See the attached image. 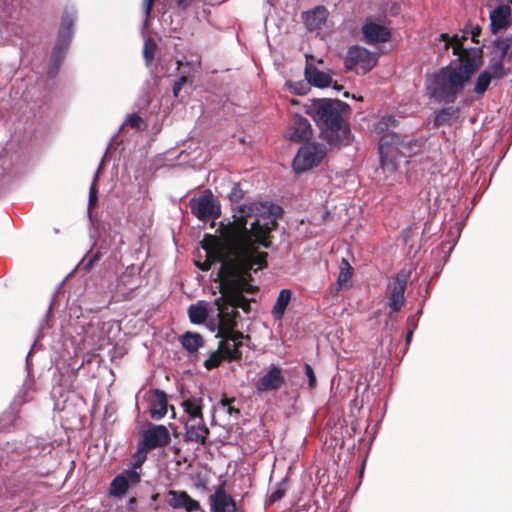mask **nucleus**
<instances>
[{"label": "nucleus", "mask_w": 512, "mask_h": 512, "mask_svg": "<svg viewBox=\"0 0 512 512\" xmlns=\"http://www.w3.org/2000/svg\"><path fill=\"white\" fill-rule=\"evenodd\" d=\"M282 211L279 206H267L256 215L255 221L248 230L245 241L240 248L231 245L232 260L224 263L218 271L221 287L237 293H255L258 287L251 284L253 277L251 271L257 272L267 267V252L258 250L257 245L270 248L272 245L271 232L278 226L276 213L272 210Z\"/></svg>", "instance_id": "obj_1"}, {"label": "nucleus", "mask_w": 512, "mask_h": 512, "mask_svg": "<svg viewBox=\"0 0 512 512\" xmlns=\"http://www.w3.org/2000/svg\"><path fill=\"white\" fill-rule=\"evenodd\" d=\"M261 209H265V204H242L238 207L240 215H234V220L227 224H220L219 237L205 235L202 241V248L206 252V260L202 263H197V266L202 271H208L213 263H220V267H223L224 263L232 260L231 245L237 248L241 247L249 230L247 228V218L258 215Z\"/></svg>", "instance_id": "obj_2"}, {"label": "nucleus", "mask_w": 512, "mask_h": 512, "mask_svg": "<svg viewBox=\"0 0 512 512\" xmlns=\"http://www.w3.org/2000/svg\"><path fill=\"white\" fill-rule=\"evenodd\" d=\"M349 105L330 98L312 99L305 105V112L319 128V136L332 148L348 146L352 142L349 123L343 113L349 111Z\"/></svg>", "instance_id": "obj_3"}, {"label": "nucleus", "mask_w": 512, "mask_h": 512, "mask_svg": "<svg viewBox=\"0 0 512 512\" xmlns=\"http://www.w3.org/2000/svg\"><path fill=\"white\" fill-rule=\"evenodd\" d=\"M479 65L474 57L462 55L460 63L442 67L432 76V85L427 87L428 96L439 103H454Z\"/></svg>", "instance_id": "obj_4"}, {"label": "nucleus", "mask_w": 512, "mask_h": 512, "mask_svg": "<svg viewBox=\"0 0 512 512\" xmlns=\"http://www.w3.org/2000/svg\"><path fill=\"white\" fill-rule=\"evenodd\" d=\"M214 304L218 309L219 322L216 337L221 338L220 350H226L230 358H242L240 347L244 339L250 341V336L236 330L239 312L227 305L225 298H217Z\"/></svg>", "instance_id": "obj_5"}, {"label": "nucleus", "mask_w": 512, "mask_h": 512, "mask_svg": "<svg viewBox=\"0 0 512 512\" xmlns=\"http://www.w3.org/2000/svg\"><path fill=\"white\" fill-rule=\"evenodd\" d=\"M76 20V13L73 9L66 8L62 14L56 43L52 50L51 64L48 70L50 76H54L69 48L73 37V27Z\"/></svg>", "instance_id": "obj_6"}, {"label": "nucleus", "mask_w": 512, "mask_h": 512, "mask_svg": "<svg viewBox=\"0 0 512 512\" xmlns=\"http://www.w3.org/2000/svg\"><path fill=\"white\" fill-rule=\"evenodd\" d=\"M327 154V149L320 143H306L302 145L294 160L293 168L297 173L305 172L318 166Z\"/></svg>", "instance_id": "obj_7"}, {"label": "nucleus", "mask_w": 512, "mask_h": 512, "mask_svg": "<svg viewBox=\"0 0 512 512\" xmlns=\"http://www.w3.org/2000/svg\"><path fill=\"white\" fill-rule=\"evenodd\" d=\"M378 56L361 46H352L348 49L344 59V67L357 74H366L377 64Z\"/></svg>", "instance_id": "obj_8"}, {"label": "nucleus", "mask_w": 512, "mask_h": 512, "mask_svg": "<svg viewBox=\"0 0 512 512\" xmlns=\"http://www.w3.org/2000/svg\"><path fill=\"white\" fill-rule=\"evenodd\" d=\"M411 272L409 270H400L392 281L388 283L386 288V297L391 312H399L405 302V290L410 279Z\"/></svg>", "instance_id": "obj_9"}, {"label": "nucleus", "mask_w": 512, "mask_h": 512, "mask_svg": "<svg viewBox=\"0 0 512 512\" xmlns=\"http://www.w3.org/2000/svg\"><path fill=\"white\" fill-rule=\"evenodd\" d=\"M313 129L309 120L301 115L295 114L288 126L286 137L296 143L307 142L312 138Z\"/></svg>", "instance_id": "obj_10"}, {"label": "nucleus", "mask_w": 512, "mask_h": 512, "mask_svg": "<svg viewBox=\"0 0 512 512\" xmlns=\"http://www.w3.org/2000/svg\"><path fill=\"white\" fill-rule=\"evenodd\" d=\"M211 512H241L238 510L233 497L225 490V483L215 488L214 493L208 497Z\"/></svg>", "instance_id": "obj_11"}, {"label": "nucleus", "mask_w": 512, "mask_h": 512, "mask_svg": "<svg viewBox=\"0 0 512 512\" xmlns=\"http://www.w3.org/2000/svg\"><path fill=\"white\" fill-rule=\"evenodd\" d=\"M141 436L140 442L150 450L166 446L170 442L169 431L163 425H151Z\"/></svg>", "instance_id": "obj_12"}, {"label": "nucleus", "mask_w": 512, "mask_h": 512, "mask_svg": "<svg viewBox=\"0 0 512 512\" xmlns=\"http://www.w3.org/2000/svg\"><path fill=\"white\" fill-rule=\"evenodd\" d=\"M190 208L192 214L202 221H206L209 218L218 216L217 212L215 211L213 195L210 191H206L197 199H191Z\"/></svg>", "instance_id": "obj_13"}, {"label": "nucleus", "mask_w": 512, "mask_h": 512, "mask_svg": "<svg viewBox=\"0 0 512 512\" xmlns=\"http://www.w3.org/2000/svg\"><path fill=\"white\" fill-rule=\"evenodd\" d=\"M285 384V377L280 367L272 365L266 374L260 377L255 383L259 394L268 391H277Z\"/></svg>", "instance_id": "obj_14"}, {"label": "nucleus", "mask_w": 512, "mask_h": 512, "mask_svg": "<svg viewBox=\"0 0 512 512\" xmlns=\"http://www.w3.org/2000/svg\"><path fill=\"white\" fill-rule=\"evenodd\" d=\"M209 435L210 431L204 422V418L186 420L183 436L185 442L205 445Z\"/></svg>", "instance_id": "obj_15"}, {"label": "nucleus", "mask_w": 512, "mask_h": 512, "mask_svg": "<svg viewBox=\"0 0 512 512\" xmlns=\"http://www.w3.org/2000/svg\"><path fill=\"white\" fill-rule=\"evenodd\" d=\"M167 504L173 509H184L194 512L201 509L200 503L193 499L186 491L169 490Z\"/></svg>", "instance_id": "obj_16"}, {"label": "nucleus", "mask_w": 512, "mask_h": 512, "mask_svg": "<svg viewBox=\"0 0 512 512\" xmlns=\"http://www.w3.org/2000/svg\"><path fill=\"white\" fill-rule=\"evenodd\" d=\"M361 30L364 40L368 44L384 43L391 38L390 30L387 27L374 22H366Z\"/></svg>", "instance_id": "obj_17"}, {"label": "nucleus", "mask_w": 512, "mask_h": 512, "mask_svg": "<svg viewBox=\"0 0 512 512\" xmlns=\"http://www.w3.org/2000/svg\"><path fill=\"white\" fill-rule=\"evenodd\" d=\"M511 25V8L509 5H499L490 12V30L496 35Z\"/></svg>", "instance_id": "obj_18"}, {"label": "nucleus", "mask_w": 512, "mask_h": 512, "mask_svg": "<svg viewBox=\"0 0 512 512\" xmlns=\"http://www.w3.org/2000/svg\"><path fill=\"white\" fill-rule=\"evenodd\" d=\"M307 62L305 66V78L309 84L318 87L325 88L331 85L332 78L329 74L319 71L313 64H311L308 59L313 58L312 56H306Z\"/></svg>", "instance_id": "obj_19"}, {"label": "nucleus", "mask_w": 512, "mask_h": 512, "mask_svg": "<svg viewBox=\"0 0 512 512\" xmlns=\"http://www.w3.org/2000/svg\"><path fill=\"white\" fill-rule=\"evenodd\" d=\"M328 10L324 6H317L303 14V21L308 30L320 29L326 22Z\"/></svg>", "instance_id": "obj_20"}, {"label": "nucleus", "mask_w": 512, "mask_h": 512, "mask_svg": "<svg viewBox=\"0 0 512 512\" xmlns=\"http://www.w3.org/2000/svg\"><path fill=\"white\" fill-rule=\"evenodd\" d=\"M167 396L163 391L154 390L150 401V416L154 420H160L167 413Z\"/></svg>", "instance_id": "obj_21"}, {"label": "nucleus", "mask_w": 512, "mask_h": 512, "mask_svg": "<svg viewBox=\"0 0 512 512\" xmlns=\"http://www.w3.org/2000/svg\"><path fill=\"white\" fill-rule=\"evenodd\" d=\"M220 292L222 296L220 298H225V303L229 305L232 309L241 308L244 312L248 313L250 311V300L247 299L243 294L234 292L232 290H226V288L221 287Z\"/></svg>", "instance_id": "obj_22"}, {"label": "nucleus", "mask_w": 512, "mask_h": 512, "mask_svg": "<svg viewBox=\"0 0 512 512\" xmlns=\"http://www.w3.org/2000/svg\"><path fill=\"white\" fill-rule=\"evenodd\" d=\"M292 298V291L290 289H282L279 292L277 300L272 308L271 314L274 320L280 321L288 307Z\"/></svg>", "instance_id": "obj_23"}, {"label": "nucleus", "mask_w": 512, "mask_h": 512, "mask_svg": "<svg viewBox=\"0 0 512 512\" xmlns=\"http://www.w3.org/2000/svg\"><path fill=\"white\" fill-rule=\"evenodd\" d=\"M459 116V108L448 106L435 112L434 126L451 125Z\"/></svg>", "instance_id": "obj_24"}, {"label": "nucleus", "mask_w": 512, "mask_h": 512, "mask_svg": "<svg viewBox=\"0 0 512 512\" xmlns=\"http://www.w3.org/2000/svg\"><path fill=\"white\" fill-rule=\"evenodd\" d=\"M182 407L187 414V419L203 418V400L201 397L191 396L182 402Z\"/></svg>", "instance_id": "obj_25"}, {"label": "nucleus", "mask_w": 512, "mask_h": 512, "mask_svg": "<svg viewBox=\"0 0 512 512\" xmlns=\"http://www.w3.org/2000/svg\"><path fill=\"white\" fill-rule=\"evenodd\" d=\"M493 48L498 52L497 57L510 61L512 59V34L506 37H496Z\"/></svg>", "instance_id": "obj_26"}, {"label": "nucleus", "mask_w": 512, "mask_h": 512, "mask_svg": "<svg viewBox=\"0 0 512 512\" xmlns=\"http://www.w3.org/2000/svg\"><path fill=\"white\" fill-rule=\"evenodd\" d=\"M180 343L190 353L204 346V339L199 333L186 332L180 337Z\"/></svg>", "instance_id": "obj_27"}, {"label": "nucleus", "mask_w": 512, "mask_h": 512, "mask_svg": "<svg viewBox=\"0 0 512 512\" xmlns=\"http://www.w3.org/2000/svg\"><path fill=\"white\" fill-rule=\"evenodd\" d=\"M242 358H230L229 353L226 350H220V344L218 349L213 351L209 357L204 361V367L208 370H212L221 365L223 360L234 361L241 360Z\"/></svg>", "instance_id": "obj_28"}, {"label": "nucleus", "mask_w": 512, "mask_h": 512, "mask_svg": "<svg viewBox=\"0 0 512 512\" xmlns=\"http://www.w3.org/2000/svg\"><path fill=\"white\" fill-rule=\"evenodd\" d=\"M188 316L193 324H201L205 322L208 317V309L204 301H199L192 304L188 308Z\"/></svg>", "instance_id": "obj_29"}, {"label": "nucleus", "mask_w": 512, "mask_h": 512, "mask_svg": "<svg viewBox=\"0 0 512 512\" xmlns=\"http://www.w3.org/2000/svg\"><path fill=\"white\" fill-rule=\"evenodd\" d=\"M504 61V59L497 56H493L489 60L487 71L491 73L494 79L500 80L509 74V69H505L504 67Z\"/></svg>", "instance_id": "obj_30"}, {"label": "nucleus", "mask_w": 512, "mask_h": 512, "mask_svg": "<svg viewBox=\"0 0 512 512\" xmlns=\"http://www.w3.org/2000/svg\"><path fill=\"white\" fill-rule=\"evenodd\" d=\"M352 277V267L346 259H342L340 272L337 279V287L335 293H337L342 287H348Z\"/></svg>", "instance_id": "obj_31"}, {"label": "nucleus", "mask_w": 512, "mask_h": 512, "mask_svg": "<svg viewBox=\"0 0 512 512\" xmlns=\"http://www.w3.org/2000/svg\"><path fill=\"white\" fill-rule=\"evenodd\" d=\"M402 145V141L400 139V136L396 133H386L384 134L379 143V151L380 154L383 155L391 147H395L396 149H399V147Z\"/></svg>", "instance_id": "obj_32"}, {"label": "nucleus", "mask_w": 512, "mask_h": 512, "mask_svg": "<svg viewBox=\"0 0 512 512\" xmlns=\"http://www.w3.org/2000/svg\"><path fill=\"white\" fill-rule=\"evenodd\" d=\"M128 488V480L122 474H120L112 480L109 493L112 496L120 497L127 492Z\"/></svg>", "instance_id": "obj_33"}, {"label": "nucleus", "mask_w": 512, "mask_h": 512, "mask_svg": "<svg viewBox=\"0 0 512 512\" xmlns=\"http://www.w3.org/2000/svg\"><path fill=\"white\" fill-rule=\"evenodd\" d=\"M492 79H494V77H492L489 71H482L476 79L474 93L482 96L488 90Z\"/></svg>", "instance_id": "obj_34"}, {"label": "nucleus", "mask_w": 512, "mask_h": 512, "mask_svg": "<svg viewBox=\"0 0 512 512\" xmlns=\"http://www.w3.org/2000/svg\"><path fill=\"white\" fill-rule=\"evenodd\" d=\"M463 43L464 40L462 38H459L458 35L452 36L451 45L453 47V54L458 56V59L456 60L458 63H460L462 55L472 57L470 51L463 47Z\"/></svg>", "instance_id": "obj_35"}, {"label": "nucleus", "mask_w": 512, "mask_h": 512, "mask_svg": "<svg viewBox=\"0 0 512 512\" xmlns=\"http://www.w3.org/2000/svg\"><path fill=\"white\" fill-rule=\"evenodd\" d=\"M397 120L392 115L383 116L378 123L375 125V131L377 134H386L390 127H395Z\"/></svg>", "instance_id": "obj_36"}, {"label": "nucleus", "mask_w": 512, "mask_h": 512, "mask_svg": "<svg viewBox=\"0 0 512 512\" xmlns=\"http://www.w3.org/2000/svg\"><path fill=\"white\" fill-rule=\"evenodd\" d=\"M150 449H146L143 444L139 441L137 451L134 454L133 468H140L147 459V453Z\"/></svg>", "instance_id": "obj_37"}, {"label": "nucleus", "mask_w": 512, "mask_h": 512, "mask_svg": "<svg viewBox=\"0 0 512 512\" xmlns=\"http://www.w3.org/2000/svg\"><path fill=\"white\" fill-rule=\"evenodd\" d=\"M286 481L278 483L269 496V504L280 501L286 494Z\"/></svg>", "instance_id": "obj_38"}, {"label": "nucleus", "mask_w": 512, "mask_h": 512, "mask_svg": "<svg viewBox=\"0 0 512 512\" xmlns=\"http://www.w3.org/2000/svg\"><path fill=\"white\" fill-rule=\"evenodd\" d=\"M156 45L151 41H146L143 48V57L147 65H150L154 59Z\"/></svg>", "instance_id": "obj_39"}, {"label": "nucleus", "mask_w": 512, "mask_h": 512, "mask_svg": "<svg viewBox=\"0 0 512 512\" xmlns=\"http://www.w3.org/2000/svg\"><path fill=\"white\" fill-rule=\"evenodd\" d=\"M97 175L95 176L90 189H89V199H88V208L92 209L96 206L98 201V190H97Z\"/></svg>", "instance_id": "obj_40"}, {"label": "nucleus", "mask_w": 512, "mask_h": 512, "mask_svg": "<svg viewBox=\"0 0 512 512\" xmlns=\"http://www.w3.org/2000/svg\"><path fill=\"white\" fill-rule=\"evenodd\" d=\"M245 192L242 190L239 184H234L231 191L228 194V198L231 203H239L244 198Z\"/></svg>", "instance_id": "obj_41"}, {"label": "nucleus", "mask_w": 512, "mask_h": 512, "mask_svg": "<svg viewBox=\"0 0 512 512\" xmlns=\"http://www.w3.org/2000/svg\"><path fill=\"white\" fill-rule=\"evenodd\" d=\"M101 258V252L97 251L96 253L90 255V256H87L85 257L83 260H82V266H83V270H85L86 272L90 271L94 264L99 261Z\"/></svg>", "instance_id": "obj_42"}, {"label": "nucleus", "mask_w": 512, "mask_h": 512, "mask_svg": "<svg viewBox=\"0 0 512 512\" xmlns=\"http://www.w3.org/2000/svg\"><path fill=\"white\" fill-rule=\"evenodd\" d=\"M137 468H132L125 471L122 475L128 480V485H135L140 482L141 474L137 472Z\"/></svg>", "instance_id": "obj_43"}, {"label": "nucleus", "mask_w": 512, "mask_h": 512, "mask_svg": "<svg viewBox=\"0 0 512 512\" xmlns=\"http://www.w3.org/2000/svg\"><path fill=\"white\" fill-rule=\"evenodd\" d=\"M304 368H305V374L308 378L309 388L313 389L316 387V383H317L314 370H313L312 366L308 363H305Z\"/></svg>", "instance_id": "obj_44"}, {"label": "nucleus", "mask_w": 512, "mask_h": 512, "mask_svg": "<svg viewBox=\"0 0 512 512\" xmlns=\"http://www.w3.org/2000/svg\"><path fill=\"white\" fill-rule=\"evenodd\" d=\"M142 122H143L142 118L139 115L133 113L128 116L126 123L129 126H131L132 128H140V125Z\"/></svg>", "instance_id": "obj_45"}, {"label": "nucleus", "mask_w": 512, "mask_h": 512, "mask_svg": "<svg viewBox=\"0 0 512 512\" xmlns=\"http://www.w3.org/2000/svg\"><path fill=\"white\" fill-rule=\"evenodd\" d=\"M481 32H482V29L479 25L473 26L471 24L470 36H471V40L473 43H475V44L480 43L479 36H480Z\"/></svg>", "instance_id": "obj_46"}, {"label": "nucleus", "mask_w": 512, "mask_h": 512, "mask_svg": "<svg viewBox=\"0 0 512 512\" xmlns=\"http://www.w3.org/2000/svg\"><path fill=\"white\" fill-rule=\"evenodd\" d=\"M177 8L180 11H186L192 5L193 0H174Z\"/></svg>", "instance_id": "obj_47"}, {"label": "nucleus", "mask_w": 512, "mask_h": 512, "mask_svg": "<svg viewBox=\"0 0 512 512\" xmlns=\"http://www.w3.org/2000/svg\"><path fill=\"white\" fill-rule=\"evenodd\" d=\"M154 2H155V0H143L142 1V5H143V8H144V12H145V16L146 17L150 16L151 11L153 9Z\"/></svg>", "instance_id": "obj_48"}, {"label": "nucleus", "mask_w": 512, "mask_h": 512, "mask_svg": "<svg viewBox=\"0 0 512 512\" xmlns=\"http://www.w3.org/2000/svg\"><path fill=\"white\" fill-rule=\"evenodd\" d=\"M451 38H452V37H450V36H449V34H447V33H442V34H440V36H439L438 40H439V41H443V42H445V45H444V49H445V50H448V49H449V47H450V45H451Z\"/></svg>", "instance_id": "obj_49"}, {"label": "nucleus", "mask_w": 512, "mask_h": 512, "mask_svg": "<svg viewBox=\"0 0 512 512\" xmlns=\"http://www.w3.org/2000/svg\"><path fill=\"white\" fill-rule=\"evenodd\" d=\"M235 401L234 398H228L226 395H224L222 397V399L220 400V404L222 407H228L230 404H232L233 402Z\"/></svg>", "instance_id": "obj_50"}, {"label": "nucleus", "mask_w": 512, "mask_h": 512, "mask_svg": "<svg viewBox=\"0 0 512 512\" xmlns=\"http://www.w3.org/2000/svg\"><path fill=\"white\" fill-rule=\"evenodd\" d=\"M227 413L229 415H237L239 416L240 415V410L238 408H235L232 404H230L228 407H227Z\"/></svg>", "instance_id": "obj_51"}, {"label": "nucleus", "mask_w": 512, "mask_h": 512, "mask_svg": "<svg viewBox=\"0 0 512 512\" xmlns=\"http://www.w3.org/2000/svg\"><path fill=\"white\" fill-rule=\"evenodd\" d=\"M470 29H471V23H468L464 29H463V34H462V39L465 41L467 38H468V35H470Z\"/></svg>", "instance_id": "obj_52"}, {"label": "nucleus", "mask_w": 512, "mask_h": 512, "mask_svg": "<svg viewBox=\"0 0 512 512\" xmlns=\"http://www.w3.org/2000/svg\"><path fill=\"white\" fill-rule=\"evenodd\" d=\"M181 89H182L181 85H179L177 83H174V85H173V94H174L175 97H178Z\"/></svg>", "instance_id": "obj_53"}, {"label": "nucleus", "mask_w": 512, "mask_h": 512, "mask_svg": "<svg viewBox=\"0 0 512 512\" xmlns=\"http://www.w3.org/2000/svg\"><path fill=\"white\" fill-rule=\"evenodd\" d=\"M186 82H187L186 76H181L177 81H175V83L181 85L182 87L184 84H186Z\"/></svg>", "instance_id": "obj_54"}, {"label": "nucleus", "mask_w": 512, "mask_h": 512, "mask_svg": "<svg viewBox=\"0 0 512 512\" xmlns=\"http://www.w3.org/2000/svg\"><path fill=\"white\" fill-rule=\"evenodd\" d=\"M412 335H413V331L412 330L408 331L407 336H406L407 344L411 341Z\"/></svg>", "instance_id": "obj_55"}, {"label": "nucleus", "mask_w": 512, "mask_h": 512, "mask_svg": "<svg viewBox=\"0 0 512 512\" xmlns=\"http://www.w3.org/2000/svg\"><path fill=\"white\" fill-rule=\"evenodd\" d=\"M477 51H478V54H479V58H481L482 57V53H483V48L482 47L478 48Z\"/></svg>", "instance_id": "obj_56"}, {"label": "nucleus", "mask_w": 512, "mask_h": 512, "mask_svg": "<svg viewBox=\"0 0 512 512\" xmlns=\"http://www.w3.org/2000/svg\"><path fill=\"white\" fill-rule=\"evenodd\" d=\"M333 87L337 90H340L342 88L341 86L337 85V83H335Z\"/></svg>", "instance_id": "obj_57"}, {"label": "nucleus", "mask_w": 512, "mask_h": 512, "mask_svg": "<svg viewBox=\"0 0 512 512\" xmlns=\"http://www.w3.org/2000/svg\"><path fill=\"white\" fill-rule=\"evenodd\" d=\"M158 496H159L158 494H154V495L152 496V500L156 501V500H157V498H158Z\"/></svg>", "instance_id": "obj_58"}, {"label": "nucleus", "mask_w": 512, "mask_h": 512, "mask_svg": "<svg viewBox=\"0 0 512 512\" xmlns=\"http://www.w3.org/2000/svg\"><path fill=\"white\" fill-rule=\"evenodd\" d=\"M130 504H134L136 503V499L135 498H131L130 501H129Z\"/></svg>", "instance_id": "obj_59"}, {"label": "nucleus", "mask_w": 512, "mask_h": 512, "mask_svg": "<svg viewBox=\"0 0 512 512\" xmlns=\"http://www.w3.org/2000/svg\"><path fill=\"white\" fill-rule=\"evenodd\" d=\"M509 1H510L511 5H512V0H509Z\"/></svg>", "instance_id": "obj_60"}]
</instances>
